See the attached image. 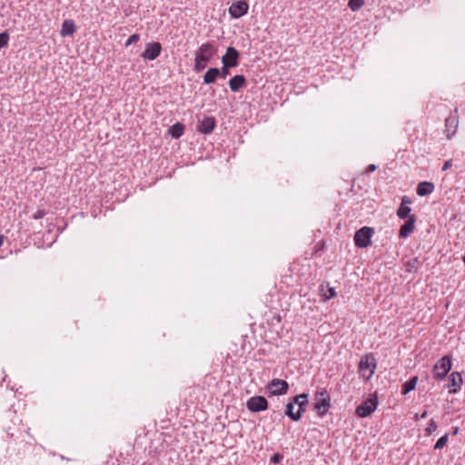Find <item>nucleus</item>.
I'll return each mask as SVG.
<instances>
[{
	"label": "nucleus",
	"instance_id": "4468645a",
	"mask_svg": "<svg viewBox=\"0 0 465 465\" xmlns=\"http://www.w3.org/2000/svg\"><path fill=\"white\" fill-rule=\"evenodd\" d=\"M215 126V118L213 116H206L199 123L197 130L202 134H209L213 131Z\"/></svg>",
	"mask_w": 465,
	"mask_h": 465
},
{
	"label": "nucleus",
	"instance_id": "0eeeda50",
	"mask_svg": "<svg viewBox=\"0 0 465 465\" xmlns=\"http://www.w3.org/2000/svg\"><path fill=\"white\" fill-rule=\"evenodd\" d=\"M458 126H459L458 110L454 109L450 114V115L445 119L444 133L448 139H451V137L456 134Z\"/></svg>",
	"mask_w": 465,
	"mask_h": 465
},
{
	"label": "nucleus",
	"instance_id": "4c0bfd02",
	"mask_svg": "<svg viewBox=\"0 0 465 465\" xmlns=\"http://www.w3.org/2000/svg\"><path fill=\"white\" fill-rule=\"evenodd\" d=\"M4 239H5V236L4 235H0V247L3 245L4 243Z\"/></svg>",
	"mask_w": 465,
	"mask_h": 465
},
{
	"label": "nucleus",
	"instance_id": "9b49d317",
	"mask_svg": "<svg viewBox=\"0 0 465 465\" xmlns=\"http://www.w3.org/2000/svg\"><path fill=\"white\" fill-rule=\"evenodd\" d=\"M249 5L245 0L234 2L229 7V14L232 18L237 19L247 14Z\"/></svg>",
	"mask_w": 465,
	"mask_h": 465
},
{
	"label": "nucleus",
	"instance_id": "e433bc0d",
	"mask_svg": "<svg viewBox=\"0 0 465 465\" xmlns=\"http://www.w3.org/2000/svg\"><path fill=\"white\" fill-rule=\"evenodd\" d=\"M427 416H428V412H427V411H424L420 414V419H425Z\"/></svg>",
	"mask_w": 465,
	"mask_h": 465
},
{
	"label": "nucleus",
	"instance_id": "2eb2a0df",
	"mask_svg": "<svg viewBox=\"0 0 465 465\" xmlns=\"http://www.w3.org/2000/svg\"><path fill=\"white\" fill-rule=\"evenodd\" d=\"M416 216L412 214L409 219L401 226L399 231V237L405 239L407 238L415 228Z\"/></svg>",
	"mask_w": 465,
	"mask_h": 465
},
{
	"label": "nucleus",
	"instance_id": "6e6552de",
	"mask_svg": "<svg viewBox=\"0 0 465 465\" xmlns=\"http://www.w3.org/2000/svg\"><path fill=\"white\" fill-rule=\"evenodd\" d=\"M267 389L272 395H284L289 390V384L284 380L273 379L268 383Z\"/></svg>",
	"mask_w": 465,
	"mask_h": 465
},
{
	"label": "nucleus",
	"instance_id": "f704fd0d",
	"mask_svg": "<svg viewBox=\"0 0 465 465\" xmlns=\"http://www.w3.org/2000/svg\"><path fill=\"white\" fill-rule=\"evenodd\" d=\"M451 166H452V160H451V159L447 160V161L444 163V164H443V166H442L441 170H442L443 172H445V171H447L448 169H450Z\"/></svg>",
	"mask_w": 465,
	"mask_h": 465
},
{
	"label": "nucleus",
	"instance_id": "f3484780",
	"mask_svg": "<svg viewBox=\"0 0 465 465\" xmlns=\"http://www.w3.org/2000/svg\"><path fill=\"white\" fill-rule=\"evenodd\" d=\"M246 85V79L242 74H237L229 81V87L232 92H238Z\"/></svg>",
	"mask_w": 465,
	"mask_h": 465
},
{
	"label": "nucleus",
	"instance_id": "58836bf2",
	"mask_svg": "<svg viewBox=\"0 0 465 465\" xmlns=\"http://www.w3.org/2000/svg\"><path fill=\"white\" fill-rule=\"evenodd\" d=\"M420 418V416H419V415H418V413H416V414L414 415V420H418Z\"/></svg>",
	"mask_w": 465,
	"mask_h": 465
},
{
	"label": "nucleus",
	"instance_id": "c9c22d12",
	"mask_svg": "<svg viewBox=\"0 0 465 465\" xmlns=\"http://www.w3.org/2000/svg\"><path fill=\"white\" fill-rule=\"evenodd\" d=\"M377 169V166L375 164H370L367 169L366 173H372Z\"/></svg>",
	"mask_w": 465,
	"mask_h": 465
},
{
	"label": "nucleus",
	"instance_id": "c756f323",
	"mask_svg": "<svg viewBox=\"0 0 465 465\" xmlns=\"http://www.w3.org/2000/svg\"><path fill=\"white\" fill-rule=\"evenodd\" d=\"M438 428V425L436 423V421L434 420H430L429 421V424L426 428V432L428 435H430L431 433H433Z\"/></svg>",
	"mask_w": 465,
	"mask_h": 465
},
{
	"label": "nucleus",
	"instance_id": "f257e3e1",
	"mask_svg": "<svg viewBox=\"0 0 465 465\" xmlns=\"http://www.w3.org/2000/svg\"><path fill=\"white\" fill-rule=\"evenodd\" d=\"M216 54V49L210 44H203L197 50L194 58V70L197 73L202 72L210 62L212 57Z\"/></svg>",
	"mask_w": 465,
	"mask_h": 465
},
{
	"label": "nucleus",
	"instance_id": "a878e982",
	"mask_svg": "<svg viewBox=\"0 0 465 465\" xmlns=\"http://www.w3.org/2000/svg\"><path fill=\"white\" fill-rule=\"evenodd\" d=\"M230 68H232V66H229L226 62L223 63V67L218 69V76L222 79H225L227 75L231 74Z\"/></svg>",
	"mask_w": 465,
	"mask_h": 465
},
{
	"label": "nucleus",
	"instance_id": "ea45409f",
	"mask_svg": "<svg viewBox=\"0 0 465 465\" xmlns=\"http://www.w3.org/2000/svg\"><path fill=\"white\" fill-rule=\"evenodd\" d=\"M458 431H459V428H457V427H456V428L454 429L453 434H457V433H458Z\"/></svg>",
	"mask_w": 465,
	"mask_h": 465
},
{
	"label": "nucleus",
	"instance_id": "5701e85b",
	"mask_svg": "<svg viewBox=\"0 0 465 465\" xmlns=\"http://www.w3.org/2000/svg\"><path fill=\"white\" fill-rule=\"evenodd\" d=\"M421 266V262L418 258H412L405 262V271L407 272H416Z\"/></svg>",
	"mask_w": 465,
	"mask_h": 465
},
{
	"label": "nucleus",
	"instance_id": "72a5a7b5",
	"mask_svg": "<svg viewBox=\"0 0 465 465\" xmlns=\"http://www.w3.org/2000/svg\"><path fill=\"white\" fill-rule=\"evenodd\" d=\"M45 215V210H38L35 214H34V219L35 220H38V219H41L43 218L44 216Z\"/></svg>",
	"mask_w": 465,
	"mask_h": 465
},
{
	"label": "nucleus",
	"instance_id": "473e14b6",
	"mask_svg": "<svg viewBox=\"0 0 465 465\" xmlns=\"http://www.w3.org/2000/svg\"><path fill=\"white\" fill-rule=\"evenodd\" d=\"M283 459V455L277 452V453H274L272 457H271V462L272 463H279Z\"/></svg>",
	"mask_w": 465,
	"mask_h": 465
},
{
	"label": "nucleus",
	"instance_id": "c85d7f7f",
	"mask_svg": "<svg viewBox=\"0 0 465 465\" xmlns=\"http://www.w3.org/2000/svg\"><path fill=\"white\" fill-rule=\"evenodd\" d=\"M8 41H9V35H8L7 32L1 33L0 34V49L8 45Z\"/></svg>",
	"mask_w": 465,
	"mask_h": 465
},
{
	"label": "nucleus",
	"instance_id": "39448f33",
	"mask_svg": "<svg viewBox=\"0 0 465 465\" xmlns=\"http://www.w3.org/2000/svg\"><path fill=\"white\" fill-rule=\"evenodd\" d=\"M374 230L371 227L364 226L354 234V243L359 248H366L371 245Z\"/></svg>",
	"mask_w": 465,
	"mask_h": 465
},
{
	"label": "nucleus",
	"instance_id": "aec40b11",
	"mask_svg": "<svg viewBox=\"0 0 465 465\" xmlns=\"http://www.w3.org/2000/svg\"><path fill=\"white\" fill-rule=\"evenodd\" d=\"M434 191V184L430 182H421L418 184L417 193L420 196H425Z\"/></svg>",
	"mask_w": 465,
	"mask_h": 465
},
{
	"label": "nucleus",
	"instance_id": "6ab92c4d",
	"mask_svg": "<svg viewBox=\"0 0 465 465\" xmlns=\"http://www.w3.org/2000/svg\"><path fill=\"white\" fill-rule=\"evenodd\" d=\"M294 402V405H298V411H301V416L305 411V408L308 405V394L307 393H302L297 396H295L292 401Z\"/></svg>",
	"mask_w": 465,
	"mask_h": 465
},
{
	"label": "nucleus",
	"instance_id": "ddd939ff",
	"mask_svg": "<svg viewBox=\"0 0 465 465\" xmlns=\"http://www.w3.org/2000/svg\"><path fill=\"white\" fill-rule=\"evenodd\" d=\"M411 203V200L410 199V197L405 195L401 198V205L397 210V216L400 219H401V220L407 219L408 220L409 217L412 215V214H411V208L410 207Z\"/></svg>",
	"mask_w": 465,
	"mask_h": 465
},
{
	"label": "nucleus",
	"instance_id": "bb28decb",
	"mask_svg": "<svg viewBox=\"0 0 465 465\" xmlns=\"http://www.w3.org/2000/svg\"><path fill=\"white\" fill-rule=\"evenodd\" d=\"M364 4V0H350L348 6L351 11L359 10Z\"/></svg>",
	"mask_w": 465,
	"mask_h": 465
},
{
	"label": "nucleus",
	"instance_id": "20e7f679",
	"mask_svg": "<svg viewBox=\"0 0 465 465\" xmlns=\"http://www.w3.org/2000/svg\"><path fill=\"white\" fill-rule=\"evenodd\" d=\"M451 369V358L449 355L443 356L433 366L432 373L436 380H441L446 377Z\"/></svg>",
	"mask_w": 465,
	"mask_h": 465
},
{
	"label": "nucleus",
	"instance_id": "1a4fd4ad",
	"mask_svg": "<svg viewBox=\"0 0 465 465\" xmlns=\"http://www.w3.org/2000/svg\"><path fill=\"white\" fill-rule=\"evenodd\" d=\"M246 407L252 412H259L268 409V401L263 396H253L247 401Z\"/></svg>",
	"mask_w": 465,
	"mask_h": 465
},
{
	"label": "nucleus",
	"instance_id": "dca6fc26",
	"mask_svg": "<svg viewBox=\"0 0 465 465\" xmlns=\"http://www.w3.org/2000/svg\"><path fill=\"white\" fill-rule=\"evenodd\" d=\"M462 384V376L460 372L454 371L449 377V386L454 387L453 389H450L449 392L450 394H454L457 392L458 389L460 388Z\"/></svg>",
	"mask_w": 465,
	"mask_h": 465
},
{
	"label": "nucleus",
	"instance_id": "4be33fe9",
	"mask_svg": "<svg viewBox=\"0 0 465 465\" xmlns=\"http://www.w3.org/2000/svg\"><path fill=\"white\" fill-rule=\"evenodd\" d=\"M284 414L292 419L293 421L301 420V411L294 412V402L290 401L286 404Z\"/></svg>",
	"mask_w": 465,
	"mask_h": 465
},
{
	"label": "nucleus",
	"instance_id": "b1692460",
	"mask_svg": "<svg viewBox=\"0 0 465 465\" xmlns=\"http://www.w3.org/2000/svg\"><path fill=\"white\" fill-rule=\"evenodd\" d=\"M184 132V125L182 123H176L171 126L169 129V134L173 138L178 139L180 138Z\"/></svg>",
	"mask_w": 465,
	"mask_h": 465
},
{
	"label": "nucleus",
	"instance_id": "412c9836",
	"mask_svg": "<svg viewBox=\"0 0 465 465\" xmlns=\"http://www.w3.org/2000/svg\"><path fill=\"white\" fill-rule=\"evenodd\" d=\"M218 74H219L218 68H216V67L209 68L203 75V84H211L215 83L217 78H219Z\"/></svg>",
	"mask_w": 465,
	"mask_h": 465
},
{
	"label": "nucleus",
	"instance_id": "7c9ffc66",
	"mask_svg": "<svg viewBox=\"0 0 465 465\" xmlns=\"http://www.w3.org/2000/svg\"><path fill=\"white\" fill-rule=\"evenodd\" d=\"M140 39V35L138 34H133L132 35H130V37L127 39L126 43H125V46H129L131 45L133 43H136L138 42Z\"/></svg>",
	"mask_w": 465,
	"mask_h": 465
},
{
	"label": "nucleus",
	"instance_id": "2f4dec72",
	"mask_svg": "<svg viewBox=\"0 0 465 465\" xmlns=\"http://www.w3.org/2000/svg\"><path fill=\"white\" fill-rule=\"evenodd\" d=\"M336 292L333 287H329L327 292L323 294L325 300H331L335 297Z\"/></svg>",
	"mask_w": 465,
	"mask_h": 465
},
{
	"label": "nucleus",
	"instance_id": "423d86ee",
	"mask_svg": "<svg viewBox=\"0 0 465 465\" xmlns=\"http://www.w3.org/2000/svg\"><path fill=\"white\" fill-rule=\"evenodd\" d=\"M378 406V398L376 395H371L365 401L356 408V414L361 418L370 416Z\"/></svg>",
	"mask_w": 465,
	"mask_h": 465
},
{
	"label": "nucleus",
	"instance_id": "a211bd4d",
	"mask_svg": "<svg viewBox=\"0 0 465 465\" xmlns=\"http://www.w3.org/2000/svg\"><path fill=\"white\" fill-rule=\"evenodd\" d=\"M76 31L75 24L74 20H64L62 25L60 35L63 37L72 36Z\"/></svg>",
	"mask_w": 465,
	"mask_h": 465
},
{
	"label": "nucleus",
	"instance_id": "f03ea898",
	"mask_svg": "<svg viewBox=\"0 0 465 465\" xmlns=\"http://www.w3.org/2000/svg\"><path fill=\"white\" fill-rule=\"evenodd\" d=\"M359 373L365 381L371 380L376 369L375 358L371 354H365L359 362Z\"/></svg>",
	"mask_w": 465,
	"mask_h": 465
},
{
	"label": "nucleus",
	"instance_id": "393cba45",
	"mask_svg": "<svg viewBox=\"0 0 465 465\" xmlns=\"http://www.w3.org/2000/svg\"><path fill=\"white\" fill-rule=\"evenodd\" d=\"M417 381H418V377L417 376H414V377L411 378L409 381H405L401 385V393L403 395H406L410 391H413L415 389V387H416Z\"/></svg>",
	"mask_w": 465,
	"mask_h": 465
},
{
	"label": "nucleus",
	"instance_id": "7ed1b4c3",
	"mask_svg": "<svg viewBox=\"0 0 465 465\" xmlns=\"http://www.w3.org/2000/svg\"><path fill=\"white\" fill-rule=\"evenodd\" d=\"M315 401L314 410L317 411L319 416L323 417L331 406V398L327 390L322 389L317 391L315 395Z\"/></svg>",
	"mask_w": 465,
	"mask_h": 465
},
{
	"label": "nucleus",
	"instance_id": "f8f14e48",
	"mask_svg": "<svg viewBox=\"0 0 465 465\" xmlns=\"http://www.w3.org/2000/svg\"><path fill=\"white\" fill-rule=\"evenodd\" d=\"M239 52L232 46L226 49V54L222 57V63L226 62L229 66L236 67L239 64Z\"/></svg>",
	"mask_w": 465,
	"mask_h": 465
},
{
	"label": "nucleus",
	"instance_id": "9d476101",
	"mask_svg": "<svg viewBox=\"0 0 465 465\" xmlns=\"http://www.w3.org/2000/svg\"><path fill=\"white\" fill-rule=\"evenodd\" d=\"M161 52V44L159 42H152L146 44L145 50L142 53L141 56L145 60L153 61L160 55Z\"/></svg>",
	"mask_w": 465,
	"mask_h": 465
},
{
	"label": "nucleus",
	"instance_id": "cd10ccee",
	"mask_svg": "<svg viewBox=\"0 0 465 465\" xmlns=\"http://www.w3.org/2000/svg\"><path fill=\"white\" fill-rule=\"evenodd\" d=\"M448 440H449V436L448 434H444L443 436H441L438 440L437 442L435 443L434 445V449L435 450H440L442 449L448 442Z\"/></svg>",
	"mask_w": 465,
	"mask_h": 465
}]
</instances>
